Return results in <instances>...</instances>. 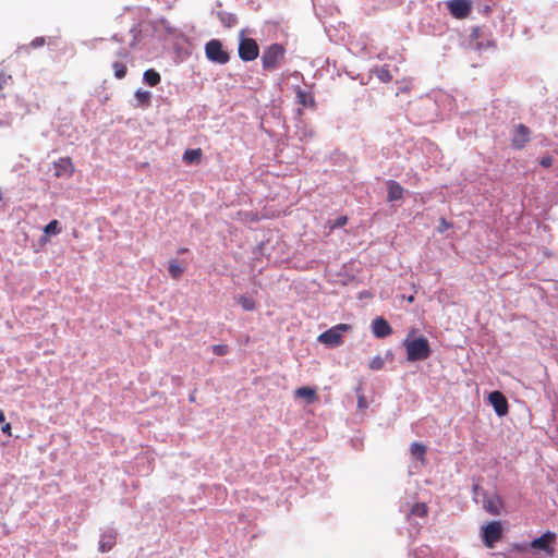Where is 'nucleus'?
<instances>
[{
    "label": "nucleus",
    "mask_w": 558,
    "mask_h": 558,
    "mask_svg": "<svg viewBox=\"0 0 558 558\" xmlns=\"http://www.w3.org/2000/svg\"><path fill=\"white\" fill-rule=\"evenodd\" d=\"M239 43V56L244 61H252L258 57L259 48L256 41L252 38H246L241 32Z\"/></svg>",
    "instance_id": "3"
},
{
    "label": "nucleus",
    "mask_w": 558,
    "mask_h": 558,
    "mask_svg": "<svg viewBox=\"0 0 558 558\" xmlns=\"http://www.w3.org/2000/svg\"><path fill=\"white\" fill-rule=\"evenodd\" d=\"M61 232V228H60V225H59V221L53 219L51 220L45 228H44V233H45V236H43L40 239V243L41 244H46L48 243V236L49 235H57Z\"/></svg>",
    "instance_id": "16"
},
{
    "label": "nucleus",
    "mask_w": 558,
    "mask_h": 558,
    "mask_svg": "<svg viewBox=\"0 0 558 558\" xmlns=\"http://www.w3.org/2000/svg\"><path fill=\"white\" fill-rule=\"evenodd\" d=\"M483 507L487 512L492 514H500L502 502L498 496L490 495L484 500Z\"/></svg>",
    "instance_id": "14"
},
{
    "label": "nucleus",
    "mask_w": 558,
    "mask_h": 558,
    "mask_svg": "<svg viewBox=\"0 0 558 558\" xmlns=\"http://www.w3.org/2000/svg\"><path fill=\"white\" fill-rule=\"evenodd\" d=\"M205 53L210 61L220 64H223L229 60V56L223 50L221 43L216 39H213L206 44Z\"/></svg>",
    "instance_id": "5"
},
{
    "label": "nucleus",
    "mask_w": 558,
    "mask_h": 558,
    "mask_svg": "<svg viewBox=\"0 0 558 558\" xmlns=\"http://www.w3.org/2000/svg\"><path fill=\"white\" fill-rule=\"evenodd\" d=\"M135 98L137 99V101L140 104H145L149 100L150 98V93L147 92V90H143V89H137L135 92Z\"/></svg>",
    "instance_id": "25"
},
{
    "label": "nucleus",
    "mask_w": 558,
    "mask_h": 558,
    "mask_svg": "<svg viewBox=\"0 0 558 558\" xmlns=\"http://www.w3.org/2000/svg\"><path fill=\"white\" fill-rule=\"evenodd\" d=\"M294 396L305 403L312 404L317 401V389L314 387H300L294 391Z\"/></svg>",
    "instance_id": "12"
},
{
    "label": "nucleus",
    "mask_w": 558,
    "mask_h": 558,
    "mask_svg": "<svg viewBox=\"0 0 558 558\" xmlns=\"http://www.w3.org/2000/svg\"><path fill=\"white\" fill-rule=\"evenodd\" d=\"M4 421H5L4 413L2 411H0V423H4Z\"/></svg>",
    "instance_id": "35"
},
{
    "label": "nucleus",
    "mask_w": 558,
    "mask_h": 558,
    "mask_svg": "<svg viewBox=\"0 0 558 558\" xmlns=\"http://www.w3.org/2000/svg\"><path fill=\"white\" fill-rule=\"evenodd\" d=\"M502 534V524L499 521H492L482 527V538L488 548H493L500 539Z\"/></svg>",
    "instance_id": "4"
},
{
    "label": "nucleus",
    "mask_w": 558,
    "mask_h": 558,
    "mask_svg": "<svg viewBox=\"0 0 558 558\" xmlns=\"http://www.w3.org/2000/svg\"><path fill=\"white\" fill-rule=\"evenodd\" d=\"M284 50L280 45H271L263 54V64L265 68L270 69L276 66L283 58Z\"/></svg>",
    "instance_id": "7"
},
{
    "label": "nucleus",
    "mask_w": 558,
    "mask_h": 558,
    "mask_svg": "<svg viewBox=\"0 0 558 558\" xmlns=\"http://www.w3.org/2000/svg\"><path fill=\"white\" fill-rule=\"evenodd\" d=\"M99 546H100V550L102 553L109 550L112 547V539H111V537H109L107 542L100 541Z\"/></svg>",
    "instance_id": "28"
},
{
    "label": "nucleus",
    "mask_w": 558,
    "mask_h": 558,
    "mask_svg": "<svg viewBox=\"0 0 558 558\" xmlns=\"http://www.w3.org/2000/svg\"><path fill=\"white\" fill-rule=\"evenodd\" d=\"M53 174L58 178L69 179L73 175L75 167L70 158H59L52 165Z\"/></svg>",
    "instance_id": "8"
},
{
    "label": "nucleus",
    "mask_w": 558,
    "mask_h": 558,
    "mask_svg": "<svg viewBox=\"0 0 558 558\" xmlns=\"http://www.w3.org/2000/svg\"><path fill=\"white\" fill-rule=\"evenodd\" d=\"M478 29L477 28H474L473 32H472V37L476 38L478 36Z\"/></svg>",
    "instance_id": "34"
},
{
    "label": "nucleus",
    "mask_w": 558,
    "mask_h": 558,
    "mask_svg": "<svg viewBox=\"0 0 558 558\" xmlns=\"http://www.w3.org/2000/svg\"><path fill=\"white\" fill-rule=\"evenodd\" d=\"M386 356L389 357L390 360L392 359V354L390 352H387Z\"/></svg>",
    "instance_id": "36"
},
{
    "label": "nucleus",
    "mask_w": 558,
    "mask_h": 558,
    "mask_svg": "<svg viewBox=\"0 0 558 558\" xmlns=\"http://www.w3.org/2000/svg\"><path fill=\"white\" fill-rule=\"evenodd\" d=\"M554 539H555V534H553L550 532H546L538 538H535L534 541H532L530 546H531V548H533L535 550H542L549 555V554H551L550 545L554 542Z\"/></svg>",
    "instance_id": "10"
},
{
    "label": "nucleus",
    "mask_w": 558,
    "mask_h": 558,
    "mask_svg": "<svg viewBox=\"0 0 558 558\" xmlns=\"http://www.w3.org/2000/svg\"><path fill=\"white\" fill-rule=\"evenodd\" d=\"M144 81L149 86H155L160 82V75L155 70H147L144 72Z\"/></svg>",
    "instance_id": "20"
},
{
    "label": "nucleus",
    "mask_w": 558,
    "mask_h": 558,
    "mask_svg": "<svg viewBox=\"0 0 558 558\" xmlns=\"http://www.w3.org/2000/svg\"><path fill=\"white\" fill-rule=\"evenodd\" d=\"M113 68H114V75H116V77H118V78L124 77V75L126 73V69H125L124 65L116 63L113 65Z\"/></svg>",
    "instance_id": "26"
},
{
    "label": "nucleus",
    "mask_w": 558,
    "mask_h": 558,
    "mask_svg": "<svg viewBox=\"0 0 558 558\" xmlns=\"http://www.w3.org/2000/svg\"><path fill=\"white\" fill-rule=\"evenodd\" d=\"M1 430L7 434V435H11V424L10 423H3L2 427H1Z\"/></svg>",
    "instance_id": "31"
},
{
    "label": "nucleus",
    "mask_w": 558,
    "mask_h": 558,
    "mask_svg": "<svg viewBox=\"0 0 558 558\" xmlns=\"http://www.w3.org/2000/svg\"><path fill=\"white\" fill-rule=\"evenodd\" d=\"M427 515V507L425 504L423 502H416L414 504L410 511H409V517L411 519H414V518H421V519H424L425 517Z\"/></svg>",
    "instance_id": "17"
},
{
    "label": "nucleus",
    "mask_w": 558,
    "mask_h": 558,
    "mask_svg": "<svg viewBox=\"0 0 558 558\" xmlns=\"http://www.w3.org/2000/svg\"><path fill=\"white\" fill-rule=\"evenodd\" d=\"M446 7L456 19H465L472 11V0H448Z\"/></svg>",
    "instance_id": "6"
},
{
    "label": "nucleus",
    "mask_w": 558,
    "mask_h": 558,
    "mask_svg": "<svg viewBox=\"0 0 558 558\" xmlns=\"http://www.w3.org/2000/svg\"><path fill=\"white\" fill-rule=\"evenodd\" d=\"M351 330L349 324H338L318 336V341L327 347H338L342 343V335Z\"/></svg>",
    "instance_id": "2"
},
{
    "label": "nucleus",
    "mask_w": 558,
    "mask_h": 558,
    "mask_svg": "<svg viewBox=\"0 0 558 558\" xmlns=\"http://www.w3.org/2000/svg\"><path fill=\"white\" fill-rule=\"evenodd\" d=\"M403 195V189L396 182H390L388 184V201L393 202L398 201Z\"/></svg>",
    "instance_id": "18"
},
{
    "label": "nucleus",
    "mask_w": 558,
    "mask_h": 558,
    "mask_svg": "<svg viewBox=\"0 0 558 558\" xmlns=\"http://www.w3.org/2000/svg\"><path fill=\"white\" fill-rule=\"evenodd\" d=\"M11 75L3 70H0V89L8 85Z\"/></svg>",
    "instance_id": "27"
},
{
    "label": "nucleus",
    "mask_w": 558,
    "mask_h": 558,
    "mask_svg": "<svg viewBox=\"0 0 558 558\" xmlns=\"http://www.w3.org/2000/svg\"><path fill=\"white\" fill-rule=\"evenodd\" d=\"M448 228H449V223L442 219L440 221L439 231L442 232V231H445Z\"/></svg>",
    "instance_id": "32"
},
{
    "label": "nucleus",
    "mask_w": 558,
    "mask_h": 558,
    "mask_svg": "<svg viewBox=\"0 0 558 558\" xmlns=\"http://www.w3.org/2000/svg\"><path fill=\"white\" fill-rule=\"evenodd\" d=\"M214 352L218 355H225L227 353V347L223 344H218L213 348Z\"/></svg>",
    "instance_id": "29"
},
{
    "label": "nucleus",
    "mask_w": 558,
    "mask_h": 558,
    "mask_svg": "<svg viewBox=\"0 0 558 558\" xmlns=\"http://www.w3.org/2000/svg\"><path fill=\"white\" fill-rule=\"evenodd\" d=\"M357 408L360 410H365L367 408V402L363 395L359 396L357 398Z\"/></svg>",
    "instance_id": "30"
},
{
    "label": "nucleus",
    "mask_w": 558,
    "mask_h": 558,
    "mask_svg": "<svg viewBox=\"0 0 558 558\" xmlns=\"http://www.w3.org/2000/svg\"><path fill=\"white\" fill-rule=\"evenodd\" d=\"M299 97L300 98H303V95L302 94H299ZM302 102H304V99H301Z\"/></svg>",
    "instance_id": "37"
},
{
    "label": "nucleus",
    "mask_w": 558,
    "mask_h": 558,
    "mask_svg": "<svg viewBox=\"0 0 558 558\" xmlns=\"http://www.w3.org/2000/svg\"><path fill=\"white\" fill-rule=\"evenodd\" d=\"M373 73L376 75L378 80H380L384 83H387L392 78V74L385 66L374 69Z\"/></svg>",
    "instance_id": "21"
},
{
    "label": "nucleus",
    "mask_w": 558,
    "mask_h": 558,
    "mask_svg": "<svg viewBox=\"0 0 558 558\" xmlns=\"http://www.w3.org/2000/svg\"><path fill=\"white\" fill-rule=\"evenodd\" d=\"M385 364H386V357L380 354H377L369 359L368 368L371 371H380L384 368Z\"/></svg>",
    "instance_id": "19"
},
{
    "label": "nucleus",
    "mask_w": 558,
    "mask_h": 558,
    "mask_svg": "<svg viewBox=\"0 0 558 558\" xmlns=\"http://www.w3.org/2000/svg\"><path fill=\"white\" fill-rule=\"evenodd\" d=\"M488 401L498 416H505L508 413V402L501 392H490L488 395Z\"/></svg>",
    "instance_id": "9"
},
{
    "label": "nucleus",
    "mask_w": 558,
    "mask_h": 558,
    "mask_svg": "<svg viewBox=\"0 0 558 558\" xmlns=\"http://www.w3.org/2000/svg\"><path fill=\"white\" fill-rule=\"evenodd\" d=\"M344 221H345V218L340 219V223H344Z\"/></svg>",
    "instance_id": "38"
},
{
    "label": "nucleus",
    "mask_w": 558,
    "mask_h": 558,
    "mask_svg": "<svg viewBox=\"0 0 558 558\" xmlns=\"http://www.w3.org/2000/svg\"><path fill=\"white\" fill-rule=\"evenodd\" d=\"M201 158V150L199 149H190L186 150L183 155V159L189 163L197 162Z\"/></svg>",
    "instance_id": "23"
},
{
    "label": "nucleus",
    "mask_w": 558,
    "mask_h": 558,
    "mask_svg": "<svg viewBox=\"0 0 558 558\" xmlns=\"http://www.w3.org/2000/svg\"><path fill=\"white\" fill-rule=\"evenodd\" d=\"M426 451H427V448L422 442H413L410 446L411 457L420 465H425Z\"/></svg>",
    "instance_id": "13"
},
{
    "label": "nucleus",
    "mask_w": 558,
    "mask_h": 558,
    "mask_svg": "<svg viewBox=\"0 0 558 558\" xmlns=\"http://www.w3.org/2000/svg\"><path fill=\"white\" fill-rule=\"evenodd\" d=\"M415 330L412 329L403 340L409 362L423 361L430 355L428 340L424 337H415Z\"/></svg>",
    "instance_id": "1"
},
{
    "label": "nucleus",
    "mask_w": 558,
    "mask_h": 558,
    "mask_svg": "<svg viewBox=\"0 0 558 558\" xmlns=\"http://www.w3.org/2000/svg\"><path fill=\"white\" fill-rule=\"evenodd\" d=\"M372 332L376 338H385L392 333V328L383 317H376L372 322Z\"/></svg>",
    "instance_id": "11"
},
{
    "label": "nucleus",
    "mask_w": 558,
    "mask_h": 558,
    "mask_svg": "<svg viewBox=\"0 0 558 558\" xmlns=\"http://www.w3.org/2000/svg\"><path fill=\"white\" fill-rule=\"evenodd\" d=\"M529 140V131L527 129H525L524 126L522 125H519L515 130H514V134H513V138H512V144L520 148L522 147Z\"/></svg>",
    "instance_id": "15"
},
{
    "label": "nucleus",
    "mask_w": 558,
    "mask_h": 558,
    "mask_svg": "<svg viewBox=\"0 0 558 558\" xmlns=\"http://www.w3.org/2000/svg\"><path fill=\"white\" fill-rule=\"evenodd\" d=\"M239 304L244 311H254L255 310V303L252 298L246 295H241L238 299Z\"/></svg>",
    "instance_id": "24"
},
{
    "label": "nucleus",
    "mask_w": 558,
    "mask_h": 558,
    "mask_svg": "<svg viewBox=\"0 0 558 558\" xmlns=\"http://www.w3.org/2000/svg\"><path fill=\"white\" fill-rule=\"evenodd\" d=\"M43 44H44V39H43V38H37V39H35V40L32 43V45H33L34 47H39V46H41Z\"/></svg>",
    "instance_id": "33"
},
{
    "label": "nucleus",
    "mask_w": 558,
    "mask_h": 558,
    "mask_svg": "<svg viewBox=\"0 0 558 558\" xmlns=\"http://www.w3.org/2000/svg\"><path fill=\"white\" fill-rule=\"evenodd\" d=\"M168 270H169V274L171 275V277L179 278L182 275L184 268L177 260H171V262H169Z\"/></svg>",
    "instance_id": "22"
}]
</instances>
